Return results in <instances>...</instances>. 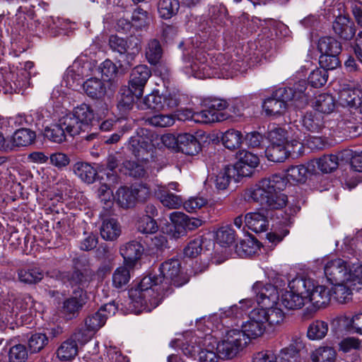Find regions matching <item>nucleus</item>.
<instances>
[{
    "label": "nucleus",
    "mask_w": 362,
    "mask_h": 362,
    "mask_svg": "<svg viewBox=\"0 0 362 362\" xmlns=\"http://www.w3.org/2000/svg\"><path fill=\"white\" fill-rule=\"evenodd\" d=\"M307 83L299 81L291 87H281L275 90L272 96L265 99L262 108L267 116H279L284 113L287 103L296 108L303 107L308 102L309 96L305 93Z\"/></svg>",
    "instance_id": "obj_1"
},
{
    "label": "nucleus",
    "mask_w": 362,
    "mask_h": 362,
    "mask_svg": "<svg viewBox=\"0 0 362 362\" xmlns=\"http://www.w3.org/2000/svg\"><path fill=\"white\" fill-rule=\"evenodd\" d=\"M165 287L160 286L152 275L144 277L138 286L129 291L132 308L135 312H151L161 303Z\"/></svg>",
    "instance_id": "obj_2"
},
{
    "label": "nucleus",
    "mask_w": 362,
    "mask_h": 362,
    "mask_svg": "<svg viewBox=\"0 0 362 362\" xmlns=\"http://www.w3.org/2000/svg\"><path fill=\"white\" fill-rule=\"evenodd\" d=\"M326 278L331 283L345 282L358 285L362 278V264L358 258H337L328 261L324 267Z\"/></svg>",
    "instance_id": "obj_3"
},
{
    "label": "nucleus",
    "mask_w": 362,
    "mask_h": 362,
    "mask_svg": "<svg viewBox=\"0 0 362 362\" xmlns=\"http://www.w3.org/2000/svg\"><path fill=\"white\" fill-rule=\"evenodd\" d=\"M190 58L186 62L183 70L188 76H193L196 78L204 79L211 77L228 78L233 76V73L228 72L230 65L222 64L219 67L221 71L226 73H218L217 69L211 67L209 64L206 56L203 50L199 48H193L190 52Z\"/></svg>",
    "instance_id": "obj_4"
},
{
    "label": "nucleus",
    "mask_w": 362,
    "mask_h": 362,
    "mask_svg": "<svg viewBox=\"0 0 362 362\" xmlns=\"http://www.w3.org/2000/svg\"><path fill=\"white\" fill-rule=\"evenodd\" d=\"M286 186L285 178L274 175L269 178L262 179L257 184L247 189L245 192L244 198L248 202L259 203L262 206H264L275 190H284Z\"/></svg>",
    "instance_id": "obj_5"
},
{
    "label": "nucleus",
    "mask_w": 362,
    "mask_h": 362,
    "mask_svg": "<svg viewBox=\"0 0 362 362\" xmlns=\"http://www.w3.org/2000/svg\"><path fill=\"white\" fill-rule=\"evenodd\" d=\"M94 117L91 107L83 103L76 107L72 112L62 117V124L66 129V133L71 136L79 134L88 127Z\"/></svg>",
    "instance_id": "obj_6"
},
{
    "label": "nucleus",
    "mask_w": 362,
    "mask_h": 362,
    "mask_svg": "<svg viewBox=\"0 0 362 362\" xmlns=\"http://www.w3.org/2000/svg\"><path fill=\"white\" fill-rule=\"evenodd\" d=\"M159 275H152L153 279L168 289L169 285L182 286L189 281L187 274L181 272L180 262L177 259H170L164 262L159 267Z\"/></svg>",
    "instance_id": "obj_7"
},
{
    "label": "nucleus",
    "mask_w": 362,
    "mask_h": 362,
    "mask_svg": "<svg viewBox=\"0 0 362 362\" xmlns=\"http://www.w3.org/2000/svg\"><path fill=\"white\" fill-rule=\"evenodd\" d=\"M304 282L303 276H297L288 282V286L281 294V304L288 310L300 309L305 303V288L309 283Z\"/></svg>",
    "instance_id": "obj_8"
},
{
    "label": "nucleus",
    "mask_w": 362,
    "mask_h": 362,
    "mask_svg": "<svg viewBox=\"0 0 362 362\" xmlns=\"http://www.w3.org/2000/svg\"><path fill=\"white\" fill-rule=\"evenodd\" d=\"M247 344V338L240 329H231L226 332L221 341L216 342V349L219 358L230 359L235 356Z\"/></svg>",
    "instance_id": "obj_9"
},
{
    "label": "nucleus",
    "mask_w": 362,
    "mask_h": 362,
    "mask_svg": "<svg viewBox=\"0 0 362 362\" xmlns=\"http://www.w3.org/2000/svg\"><path fill=\"white\" fill-rule=\"evenodd\" d=\"M304 282L309 283V288H305V302H310L315 309H320L327 305L332 298L331 290L325 286L320 285L311 278L303 276Z\"/></svg>",
    "instance_id": "obj_10"
},
{
    "label": "nucleus",
    "mask_w": 362,
    "mask_h": 362,
    "mask_svg": "<svg viewBox=\"0 0 362 362\" xmlns=\"http://www.w3.org/2000/svg\"><path fill=\"white\" fill-rule=\"evenodd\" d=\"M150 192L144 185L139 187H120L115 193V200L122 208H129L134 205L136 200H144Z\"/></svg>",
    "instance_id": "obj_11"
},
{
    "label": "nucleus",
    "mask_w": 362,
    "mask_h": 362,
    "mask_svg": "<svg viewBox=\"0 0 362 362\" xmlns=\"http://www.w3.org/2000/svg\"><path fill=\"white\" fill-rule=\"evenodd\" d=\"M177 105L178 98L175 94L160 95L158 91H153L147 95L139 105L143 110L160 111L165 107H175Z\"/></svg>",
    "instance_id": "obj_12"
},
{
    "label": "nucleus",
    "mask_w": 362,
    "mask_h": 362,
    "mask_svg": "<svg viewBox=\"0 0 362 362\" xmlns=\"http://www.w3.org/2000/svg\"><path fill=\"white\" fill-rule=\"evenodd\" d=\"M264 315L259 313L257 308L253 309L249 315V319L242 325L240 330L248 341L249 339H257L264 334L267 329L264 321Z\"/></svg>",
    "instance_id": "obj_13"
},
{
    "label": "nucleus",
    "mask_w": 362,
    "mask_h": 362,
    "mask_svg": "<svg viewBox=\"0 0 362 362\" xmlns=\"http://www.w3.org/2000/svg\"><path fill=\"white\" fill-rule=\"evenodd\" d=\"M252 289L256 294V300L259 308L277 305L279 293L274 286L256 282Z\"/></svg>",
    "instance_id": "obj_14"
},
{
    "label": "nucleus",
    "mask_w": 362,
    "mask_h": 362,
    "mask_svg": "<svg viewBox=\"0 0 362 362\" xmlns=\"http://www.w3.org/2000/svg\"><path fill=\"white\" fill-rule=\"evenodd\" d=\"M151 76V71L146 65H139L132 70L128 87L134 91L136 98L143 95L144 87Z\"/></svg>",
    "instance_id": "obj_15"
},
{
    "label": "nucleus",
    "mask_w": 362,
    "mask_h": 362,
    "mask_svg": "<svg viewBox=\"0 0 362 362\" xmlns=\"http://www.w3.org/2000/svg\"><path fill=\"white\" fill-rule=\"evenodd\" d=\"M109 45L112 50L122 55L126 54L128 64H130L140 49L136 38L125 40L117 35H112L109 40Z\"/></svg>",
    "instance_id": "obj_16"
},
{
    "label": "nucleus",
    "mask_w": 362,
    "mask_h": 362,
    "mask_svg": "<svg viewBox=\"0 0 362 362\" xmlns=\"http://www.w3.org/2000/svg\"><path fill=\"white\" fill-rule=\"evenodd\" d=\"M259 163V158L254 153L243 150L237 154V161L234 165L238 177H247L252 174Z\"/></svg>",
    "instance_id": "obj_17"
},
{
    "label": "nucleus",
    "mask_w": 362,
    "mask_h": 362,
    "mask_svg": "<svg viewBox=\"0 0 362 362\" xmlns=\"http://www.w3.org/2000/svg\"><path fill=\"white\" fill-rule=\"evenodd\" d=\"M117 310L115 303H110L102 306L97 312L89 315L85 321L87 329L97 331L102 327L109 316L114 315Z\"/></svg>",
    "instance_id": "obj_18"
},
{
    "label": "nucleus",
    "mask_w": 362,
    "mask_h": 362,
    "mask_svg": "<svg viewBox=\"0 0 362 362\" xmlns=\"http://www.w3.org/2000/svg\"><path fill=\"white\" fill-rule=\"evenodd\" d=\"M90 69L89 64H84L83 66L79 62H75L71 66H69L64 76V83L68 89H74L79 83L84 76H87V71Z\"/></svg>",
    "instance_id": "obj_19"
},
{
    "label": "nucleus",
    "mask_w": 362,
    "mask_h": 362,
    "mask_svg": "<svg viewBox=\"0 0 362 362\" xmlns=\"http://www.w3.org/2000/svg\"><path fill=\"white\" fill-rule=\"evenodd\" d=\"M144 250L143 245L139 241L132 240L122 245L119 252L125 264L132 267L141 258Z\"/></svg>",
    "instance_id": "obj_20"
},
{
    "label": "nucleus",
    "mask_w": 362,
    "mask_h": 362,
    "mask_svg": "<svg viewBox=\"0 0 362 362\" xmlns=\"http://www.w3.org/2000/svg\"><path fill=\"white\" fill-rule=\"evenodd\" d=\"M333 286L330 289L332 296L340 303H345L351 299L353 291H358L362 287V278L358 285H352L345 282H339L332 284Z\"/></svg>",
    "instance_id": "obj_21"
},
{
    "label": "nucleus",
    "mask_w": 362,
    "mask_h": 362,
    "mask_svg": "<svg viewBox=\"0 0 362 362\" xmlns=\"http://www.w3.org/2000/svg\"><path fill=\"white\" fill-rule=\"evenodd\" d=\"M259 313L264 315V321L267 325V329H274L280 326L285 320V313L276 305L268 307L257 308Z\"/></svg>",
    "instance_id": "obj_22"
},
{
    "label": "nucleus",
    "mask_w": 362,
    "mask_h": 362,
    "mask_svg": "<svg viewBox=\"0 0 362 362\" xmlns=\"http://www.w3.org/2000/svg\"><path fill=\"white\" fill-rule=\"evenodd\" d=\"M245 224L253 232L262 233L268 229L269 220L262 210H257L245 215Z\"/></svg>",
    "instance_id": "obj_23"
},
{
    "label": "nucleus",
    "mask_w": 362,
    "mask_h": 362,
    "mask_svg": "<svg viewBox=\"0 0 362 362\" xmlns=\"http://www.w3.org/2000/svg\"><path fill=\"white\" fill-rule=\"evenodd\" d=\"M334 32L344 40H351L356 33L354 23L345 14L339 13L332 24Z\"/></svg>",
    "instance_id": "obj_24"
},
{
    "label": "nucleus",
    "mask_w": 362,
    "mask_h": 362,
    "mask_svg": "<svg viewBox=\"0 0 362 362\" xmlns=\"http://www.w3.org/2000/svg\"><path fill=\"white\" fill-rule=\"evenodd\" d=\"M300 122L303 128L310 133H320L325 127L323 115L315 110L307 112Z\"/></svg>",
    "instance_id": "obj_25"
},
{
    "label": "nucleus",
    "mask_w": 362,
    "mask_h": 362,
    "mask_svg": "<svg viewBox=\"0 0 362 362\" xmlns=\"http://www.w3.org/2000/svg\"><path fill=\"white\" fill-rule=\"evenodd\" d=\"M154 193L165 207L177 209L182 204L181 197L169 192L166 186L158 185Z\"/></svg>",
    "instance_id": "obj_26"
},
{
    "label": "nucleus",
    "mask_w": 362,
    "mask_h": 362,
    "mask_svg": "<svg viewBox=\"0 0 362 362\" xmlns=\"http://www.w3.org/2000/svg\"><path fill=\"white\" fill-rule=\"evenodd\" d=\"M200 149L199 143L197 138L188 133L178 135V151L187 155H194Z\"/></svg>",
    "instance_id": "obj_27"
},
{
    "label": "nucleus",
    "mask_w": 362,
    "mask_h": 362,
    "mask_svg": "<svg viewBox=\"0 0 362 362\" xmlns=\"http://www.w3.org/2000/svg\"><path fill=\"white\" fill-rule=\"evenodd\" d=\"M339 156L341 158H343L342 152L339 153L338 156L325 155L318 159L310 161L309 163V166H312V168L314 169L315 165H317L322 173H331L332 170L337 169L339 164L338 161Z\"/></svg>",
    "instance_id": "obj_28"
},
{
    "label": "nucleus",
    "mask_w": 362,
    "mask_h": 362,
    "mask_svg": "<svg viewBox=\"0 0 362 362\" xmlns=\"http://www.w3.org/2000/svg\"><path fill=\"white\" fill-rule=\"evenodd\" d=\"M170 219L175 226H181L188 230H194L203 223V221L194 218L189 217L186 214L180 211H174L170 214Z\"/></svg>",
    "instance_id": "obj_29"
},
{
    "label": "nucleus",
    "mask_w": 362,
    "mask_h": 362,
    "mask_svg": "<svg viewBox=\"0 0 362 362\" xmlns=\"http://www.w3.org/2000/svg\"><path fill=\"white\" fill-rule=\"evenodd\" d=\"M86 293L80 288L74 292V296L64 302L63 311L66 314L74 315L86 303Z\"/></svg>",
    "instance_id": "obj_30"
},
{
    "label": "nucleus",
    "mask_w": 362,
    "mask_h": 362,
    "mask_svg": "<svg viewBox=\"0 0 362 362\" xmlns=\"http://www.w3.org/2000/svg\"><path fill=\"white\" fill-rule=\"evenodd\" d=\"M238 178L235 169L231 165H227L214 177V183L218 190H223L228 187L232 180L238 181Z\"/></svg>",
    "instance_id": "obj_31"
},
{
    "label": "nucleus",
    "mask_w": 362,
    "mask_h": 362,
    "mask_svg": "<svg viewBox=\"0 0 362 362\" xmlns=\"http://www.w3.org/2000/svg\"><path fill=\"white\" fill-rule=\"evenodd\" d=\"M17 274L18 281L26 284H37L44 276L42 269L37 267H28L19 269L17 271Z\"/></svg>",
    "instance_id": "obj_32"
},
{
    "label": "nucleus",
    "mask_w": 362,
    "mask_h": 362,
    "mask_svg": "<svg viewBox=\"0 0 362 362\" xmlns=\"http://www.w3.org/2000/svg\"><path fill=\"white\" fill-rule=\"evenodd\" d=\"M216 341L211 336L204 339V348L199 349L198 352L199 360L200 362H217L219 356L217 351H214Z\"/></svg>",
    "instance_id": "obj_33"
},
{
    "label": "nucleus",
    "mask_w": 362,
    "mask_h": 362,
    "mask_svg": "<svg viewBox=\"0 0 362 362\" xmlns=\"http://www.w3.org/2000/svg\"><path fill=\"white\" fill-rule=\"evenodd\" d=\"M74 172L83 182L93 183L98 174L97 170L90 163L86 162H77L74 165Z\"/></svg>",
    "instance_id": "obj_34"
},
{
    "label": "nucleus",
    "mask_w": 362,
    "mask_h": 362,
    "mask_svg": "<svg viewBox=\"0 0 362 362\" xmlns=\"http://www.w3.org/2000/svg\"><path fill=\"white\" fill-rule=\"evenodd\" d=\"M121 234V227L117 221L113 218L103 220L100 227V235L106 240H114Z\"/></svg>",
    "instance_id": "obj_35"
},
{
    "label": "nucleus",
    "mask_w": 362,
    "mask_h": 362,
    "mask_svg": "<svg viewBox=\"0 0 362 362\" xmlns=\"http://www.w3.org/2000/svg\"><path fill=\"white\" fill-rule=\"evenodd\" d=\"M83 89L92 98H100L105 93L104 83L97 78H90L83 83Z\"/></svg>",
    "instance_id": "obj_36"
},
{
    "label": "nucleus",
    "mask_w": 362,
    "mask_h": 362,
    "mask_svg": "<svg viewBox=\"0 0 362 362\" xmlns=\"http://www.w3.org/2000/svg\"><path fill=\"white\" fill-rule=\"evenodd\" d=\"M313 107L315 111L321 114H329L335 107V102L333 97L327 93H322L317 95L313 103Z\"/></svg>",
    "instance_id": "obj_37"
},
{
    "label": "nucleus",
    "mask_w": 362,
    "mask_h": 362,
    "mask_svg": "<svg viewBox=\"0 0 362 362\" xmlns=\"http://www.w3.org/2000/svg\"><path fill=\"white\" fill-rule=\"evenodd\" d=\"M339 100L342 105L358 107L362 99V90L358 87L354 89H344L339 93Z\"/></svg>",
    "instance_id": "obj_38"
},
{
    "label": "nucleus",
    "mask_w": 362,
    "mask_h": 362,
    "mask_svg": "<svg viewBox=\"0 0 362 362\" xmlns=\"http://www.w3.org/2000/svg\"><path fill=\"white\" fill-rule=\"evenodd\" d=\"M66 132V129L62 124V117H60L57 124H53L45 127L44 136L53 142L60 144L65 141Z\"/></svg>",
    "instance_id": "obj_39"
},
{
    "label": "nucleus",
    "mask_w": 362,
    "mask_h": 362,
    "mask_svg": "<svg viewBox=\"0 0 362 362\" xmlns=\"http://www.w3.org/2000/svg\"><path fill=\"white\" fill-rule=\"evenodd\" d=\"M227 116L224 113H218L213 111L206 106V108L200 112H195L194 122L196 123L208 124L225 120Z\"/></svg>",
    "instance_id": "obj_40"
},
{
    "label": "nucleus",
    "mask_w": 362,
    "mask_h": 362,
    "mask_svg": "<svg viewBox=\"0 0 362 362\" xmlns=\"http://www.w3.org/2000/svg\"><path fill=\"white\" fill-rule=\"evenodd\" d=\"M265 155L270 161L283 162L289 156V150H288L285 144H274L270 143V145L265 151Z\"/></svg>",
    "instance_id": "obj_41"
},
{
    "label": "nucleus",
    "mask_w": 362,
    "mask_h": 362,
    "mask_svg": "<svg viewBox=\"0 0 362 362\" xmlns=\"http://www.w3.org/2000/svg\"><path fill=\"white\" fill-rule=\"evenodd\" d=\"M315 169L312 166L304 165H298L290 167L286 171V179L288 181L293 182H303L306 180L308 172H314Z\"/></svg>",
    "instance_id": "obj_42"
},
{
    "label": "nucleus",
    "mask_w": 362,
    "mask_h": 362,
    "mask_svg": "<svg viewBox=\"0 0 362 362\" xmlns=\"http://www.w3.org/2000/svg\"><path fill=\"white\" fill-rule=\"evenodd\" d=\"M221 141L226 148L234 150L240 147L243 141V135L240 131L230 129L223 134Z\"/></svg>",
    "instance_id": "obj_43"
},
{
    "label": "nucleus",
    "mask_w": 362,
    "mask_h": 362,
    "mask_svg": "<svg viewBox=\"0 0 362 362\" xmlns=\"http://www.w3.org/2000/svg\"><path fill=\"white\" fill-rule=\"evenodd\" d=\"M179 8L178 0H159L158 2V12L163 19H170L176 15Z\"/></svg>",
    "instance_id": "obj_44"
},
{
    "label": "nucleus",
    "mask_w": 362,
    "mask_h": 362,
    "mask_svg": "<svg viewBox=\"0 0 362 362\" xmlns=\"http://www.w3.org/2000/svg\"><path fill=\"white\" fill-rule=\"evenodd\" d=\"M317 49L321 54H339L341 52V46L335 38L332 37H323L318 41Z\"/></svg>",
    "instance_id": "obj_45"
},
{
    "label": "nucleus",
    "mask_w": 362,
    "mask_h": 362,
    "mask_svg": "<svg viewBox=\"0 0 362 362\" xmlns=\"http://www.w3.org/2000/svg\"><path fill=\"white\" fill-rule=\"evenodd\" d=\"M11 75V73L8 74L5 78L3 76H0V92L4 94L12 93L25 89L28 86V82L26 80L17 79L13 83L7 81Z\"/></svg>",
    "instance_id": "obj_46"
},
{
    "label": "nucleus",
    "mask_w": 362,
    "mask_h": 362,
    "mask_svg": "<svg viewBox=\"0 0 362 362\" xmlns=\"http://www.w3.org/2000/svg\"><path fill=\"white\" fill-rule=\"evenodd\" d=\"M260 250L259 242L254 239L241 240L236 245L235 251L241 257H247L255 255Z\"/></svg>",
    "instance_id": "obj_47"
},
{
    "label": "nucleus",
    "mask_w": 362,
    "mask_h": 362,
    "mask_svg": "<svg viewBox=\"0 0 362 362\" xmlns=\"http://www.w3.org/2000/svg\"><path fill=\"white\" fill-rule=\"evenodd\" d=\"M328 324L322 320H315L308 327L307 336L311 340H320L327 334Z\"/></svg>",
    "instance_id": "obj_48"
},
{
    "label": "nucleus",
    "mask_w": 362,
    "mask_h": 362,
    "mask_svg": "<svg viewBox=\"0 0 362 362\" xmlns=\"http://www.w3.org/2000/svg\"><path fill=\"white\" fill-rule=\"evenodd\" d=\"M78 353V346L75 340L68 339L64 341L58 348L57 357L62 361H69L74 358Z\"/></svg>",
    "instance_id": "obj_49"
},
{
    "label": "nucleus",
    "mask_w": 362,
    "mask_h": 362,
    "mask_svg": "<svg viewBox=\"0 0 362 362\" xmlns=\"http://www.w3.org/2000/svg\"><path fill=\"white\" fill-rule=\"evenodd\" d=\"M35 137V132L27 128H21L14 132L12 141L13 145L16 146H26L31 144Z\"/></svg>",
    "instance_id": "obj_50"
},
{
    "label": "nucleus",
    "mask_w": 362,
    "mask_h": 362,
    "mask_svg": "<svg viewBox=\"0 0 362 362\" xmlns=\"http://www.w3.org/2000/svg\"><path fill=\"white\" fill-rule=\"evenodd\" d=\"M145 54L147 61L151 64H156L163 55V49L160 42L156 40H150L146 47Z\"/></svg>",
    "instance_id": "obj_51"
},
{
    "label": "nucleus",
    "mask_w": 362,
    "mask_h": 362,
    "mask_svg": "<svg viewBox=\"0 0 362 362\" xmlns=\"http://www.w3.org/2000/svg\"><path fill=\"white\" fill-rule=\"evenodd\" d=\"M130 272L126 265L118 267L112 276V286L116 288H122L130 280Z\"/></svg>",
    "instance_id": "obj_52"
},
{
    "label": "nucleus",
    "mask_w": 362,
    "mask_h": 362,
    "mask_svg": "<svg viewBox=\"0 0 362 362\" xmlns=\"http://www.w3.org/2000/svg\"><path fill=\"white\" fill-rule=\"evenodd\" d=\"M336 351L329 346H321L313 352L311 359L313 362H335Z\"/></svg>",
    "instance_id": "obj_53"
},
{
    "label": "nucleus",
    "mask_w": 362,
    "mask_h": 362,
    "mask_svg": "<svg viewBox=\"0 0 362 362\" xmlns=\"http://www.w3.org/2000/svg\"><path fill=\"white\" fill-rule=\"evenodd\" d=\"M235 232L228 226L219 228L216 232V240L222 247L230 245L235 240Z\"/></svg>",
    "instance_id": "obj_54"
},
{
    "label": "nucleus",
    "mask_w": 362,
    "mask_h": 362,
    "mask_svg": "<svg viewBox=\"0 0 362 362\" xmlns=\"http://www.w3.org/2000/svg\"><path fill=\"white\" fill-rule=\"evenodd\" d=\"M148 143L141 136H132L129 141L128 148L136 157H143L148 148Z\"/></svg>",
    "instance_id": "obj_55"
},
{
    "label": "nucleus",
    "mask_w": 362,
    "mask_h": 362,
    "mask_svg": "<svg viewBox=\"0 0 362 362\" xmlns=\"http://www.w3.org/2000/svg\"><path fill=\"white\" fill-rule=\"evenodd\" d=\"M282 190H275L268 199L264 206L271 210L281 209L286 206L288 202L286 194L281 193Z\"/></svg>",
    "instance_id": "obj_56"
},
{
    "label": "nucleus",
    "mask_w": 362,
    "mask_h": 362,
    "mask_svg": "<svg viewBox=\"0 0 362 362\" xmlns=\"http://www.w3.org/2000/svg\"><path fill=\"white\" fill-rule=\"evenodd\" d=\"M290 137V132L285 128L276 127L271 129L268 133L270 143L274 144H285Z\"/></svg>",
    "instance_id": "obj_57"
},
{
    "label": "nucleus",
    "mask_w": 362,
    "mask_h": 362,
    "mask_svg": "<svg viewBox=\"0 0 362 362\" xmlns=\"http://www.w3.org/2000/svg\"><path fill=\"white\" fill-rule=\"evenodd\" d=\"M136 94L129 87H124L121 89V97L118 102V107L121 110H130L134 103Z\"/></svg>",
    "instance_id": "obj_58"
},
{
    "label": "nucleus",
    "mask_w": 362,
    "mask_h": 362,
    "mask_svg": "<svg viewBox=\"0 0 362 362\" xmlns=\"http://www.w3.org/2000/svg\"><path fill=\"white\" fill-rule=\"evenodd\" d=\"M341 321L347 329L362 334V313H357L351 317L344 316Z\"/></svg>",
    "instance_id": "obj_59"
},
{
    "label": "nucleus",
    "mask_w": 362,
    "mask_h": 362,
    "mask_svg": "<svg viewBox=\"0 0 362 362\" xmlns=\"http://www.w3.org/2000/svg\"><path fill=\"white\" fill-rule=\"evenodd\" d=\"M204 238L198 236L191 240L184 248V255L186 257L194 258L197 257L202 250Z\"/></svg>",
    "instance_id": "obj_60"
},
{
    "label": "nucleus",
    "mask_w": 362,
    "mask_h": 362,
    "mask_svg": "<svg viewBox=\"0 0 362 362\" xmlns=\"http://www.w3.org/2000/svg\"><path fill=\"white\" fill-rule=\"evenodd\" d=\"M48 343L47 337L42 333H35L28 339V347L31 352L41 351Z\"/></svg>",
    "instance_id": "obj_61"
},
{
    "label": "nucleus",
    "mask_w": 362,
    "mask_h": 362,
    "mask_svg": "<svg viewBox=\"0 0 362 362\" xmlns=\"http://www.w3.org/2000/svg\"><path fill=\"white\" fill-rule=\"evenodd\" d=\"M328 78L327 71L321 68L313 70L309 75L308 81L311 86L320 88L324 86Z\"/></svg>",
    "instance_id": "obj_62"
},
{
    "label": "nucleus",
    "mask_w": 362,
    "mask_h": 362,
    "mask_svg": "<svg viewBox=\"0 0 362 362\" xmlns=\"http://www.w3.org/2000/svg\"><path fill=\"white\" fill-rule=\"evenodd\" d=\"M28 358V352L24 345L17 344L10 349L8 359L10 362H25Z\"/></svg>",
    "instance_id": "obj_63"
},
{
    "label": "nucleus",
    "mask_w": 362,
    "mask_h": 362,
    "mask_svg": "<svg viewBox=\"0 0 362 362\" xmlns=\"http://www.w3.org/2000/svg\"><path fill=\"white\" fill-rule=\"evenodd\" d=\"M319 63L322 69L332 70L339 65L338 54H321L319 59Z\"/></svg>",
    "instance_id": "obj_64"
}]
</instances>
